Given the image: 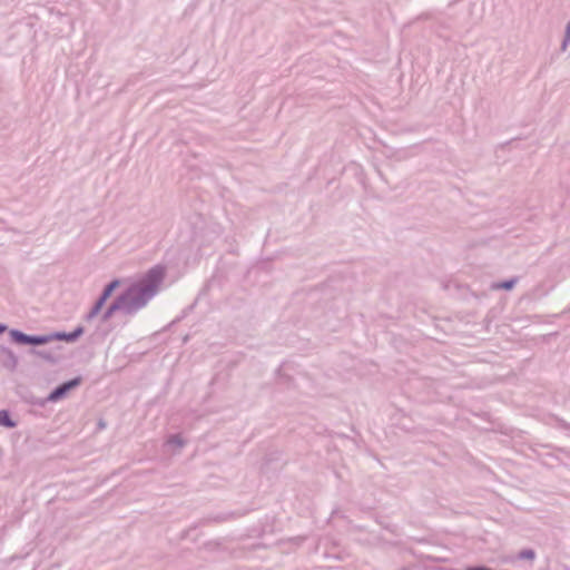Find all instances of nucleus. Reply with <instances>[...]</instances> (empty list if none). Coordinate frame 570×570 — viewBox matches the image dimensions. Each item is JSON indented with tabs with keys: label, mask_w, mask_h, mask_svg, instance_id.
Segmentation results:
<instances>
[{
	"label": "nucleus",
	"mask_w": 570,
	"mask_h": 570,
	"mask_svg": "<svg viewBox=\"0 0 570 570\" xmlns=\"http://www.w3.org/2000/svg\"><path fill=\"white\" fill-rule=\"evenodd\" d=\"M12 338L20 344L42 345L50 342L52 336H29L19 331H11Z\"/></svg>",
	"instance_id": "obj_1"
},
{
	"label": "nucleus",
	"mask_w": 570,
	"mask_h": 570,
	"mask_svg": "<svg viewBox=\"0 0 570 570\" xmlns=\"http://www.w3.org/2000/svg\"><path fill=\"white\" fill-rule=\"evenodd\" d=\"M80 384V379H73L69 382L63 383L62 385L58 386L55 391L51 392L49 395L50 401H58L61 399L68 391L71 389L78 386Z\"/></svg>",
	"instance_id": "obj_2"
},
{
	"label": "nucleus",
	"mask_w": 570,
	"mask_h": 570,
	"mask_svg": "<svg viewBox=\"0 0 570 570\" xmlns=\"http://www.w3.org/2000/svg\"><path fill=\"white\" fill-rule=\"evenodd\" d=\"M119 285L118 281H114L112 283H110L106 289L102 293V296L100 297V299L97 302L92 313H97L104 305V303L106 302V299L111 295V293L114 292V289Z\"/></svg>",
	"instance_id": "obj_3"
},
{
	"label": "nucleus",
	"mask_w": 570,
	"mask_h": 570,
	"mask_svg": "<svg viewBox=\"0 0 570 570\" xmlns=\"http://www.w3.org/2000/svg\"><path fill=\"white\" fill-rule=\"evenodd\" d=\"M148 277L153 283H158L164 277V269L160 267H156L149 272Z\"/></svg>",
	"instance_id": "obj_4"
},
{
	"label": "nucleus",
	"mask_w": 570,
	"mask_h": 570,
	"mask_svg": "<svg viewBox=\"0 0 570 570\" xmlns=\"http://www.w3.org/2000/svg\"><path fill=\"white\" fill-rule=\"evenodd\" d=\"M0 424L8 428L14 426V423L10 420L7 411H0Z\"/></svg>",
	"instance_id": "obj_5"
},
{
	"label": "nucleus",
	"mask_w": 570,
	"mask_h": 570,
	"mask_svg": "<svg viewBox=\"0 0 570 570\" xmlns=\"http://www.w3.org/2000/svg\"><path fill=\"white\" fill-rule=\"evenodd\" d=\"M141 291H142V288H141V287H139V286H132V287L128 291V295H130V296H131V295L137 294V293H139V292H141Z\"/></svg>",
	"instance_id": "obj_6"
},
{
	"label": "nucleus",
	"mask_w": 570,
	"mask_h": 570,
	"mask_svg": "<svg viewBox=\"0 0 570 570\" xmlns=\"http://www.w3.org/2000/svg\"><path fill=\"white\" fill-rule=\"evenodd\" d=\"M512 286H513V282H508V283H503V284L499 285L498 287L510 289V288H512Z\"/></svg>",
	"instance_id": "obj_7"
},
{
	"label": "nucleus",
	"mask_w": 570,
	"mask_h": 570,
	"mask_svg": "<svg viewBox=\"0 0 570 570\" xmlns=\"http://www.w3.org/2000/svg\"><path fill=\"white\" fill-rule=\"evenodd\" d=\"M522 557L523 558H528V559H532L533 558V552L532 551L522 552Z\"/></svg>",
	"instance_id": "obj_8"
},
{
	"label": "nucleus",
	"mask_w": 570,
	"mask_h": 570,
	"mask_svg": "<svg viewBox=\"0 0 570 570\" xmlns=\"http://www.w3.org/2000/svg\"><path fill=\"white\" fill-rule=\"evenodd\" d=\"M469 570H491V569H488V568H471Z\"/></svg>",
	"instance_id": "obj_9"
},
{
	"label": "nucleus",
	"mask_w": 570,
	"mask_h": 570,
	"mask_svg": "<svg viewBox=\"0 0 570 570\" xmlns=\"http://www.w3.org/2000/svg\"><path fill=\"white\" fill-rule=\"evenodd\" d=\"M6 331V326L0 324V333Z\"/></svg>",
	"instance_id": "obj_10"
},
{
	"label": "nucleus",
	"mask_w": 570,
	"mask_h": 570,
	"mask_svg": "<svg viewBox=\"0 0 570 570\" xmlns=\"http://www.w3.org/2000/svg\"><path fill=\"white\" fill-rule=\"evenodd\" d=\"M55 337H56V338H62V337H63V335H56Z\"/></svg>",
	"instance_id": "obj_11"
}]
</instances>
